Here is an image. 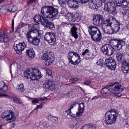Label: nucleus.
Masks as SVG:
<instances>
[{"label":"nucleus","instance_id":"obj_5","mask_svg":"<svg viewBox=\"0 0 129 129\" xmlns=\"http://www.w3.org/2000/svg\"><path fill=\"white\" fill-rule=\"evenodd\" d=\"M116 84V82H112L110 85L102 88L101 91L102 95L105 96H108L110 95V92L111 91L115 95L118 97L121 96L122 94L120 92L122 90L121 88V85L120 84L117 83L113 87V86Z\"/></svg>","mask_w":129,"mask_h":129},{"label":"nucleus","instance_id":"obj_38","mask_svg":"<svg viewBox=\"0 0 129 129\" xmlns=\"http://www.w3.org/2000/svg\"><path fill=\"white\" fill-rule=\"evenodd\" d=\"M36 1V0H27V5L28 6L35 2Z\"/></svg>","mask_w":129,"mask_h":129},{"label":"nucleus","instance_id":"obj_41","mask_svg":"<svg viewBox=\"0 0 129 129\" xmlns=\"http://www.w3.org/2000/svg\"><path fill=\"white\" fill-rule=\"evenodd\" d=\"M32 101L31 102L33 104H34L36 103H39L38 100V99L36 98H34L31 99Z\"/></svg>","mask_w":129,"mask_h":129},{"label":"nucleus","instance_id":"obj_46","mask_svg":"<svg viewBox=\"0 0 129 129\" xmlns=\"http://www.w3.org/2000/svg\"><path fill=\"white\" fill-rule=\"evenodd\" d=\"M91 81L90 80H87L85 81L84 82V84L88 85L91 83Z\"/></svg>","mask_w":129,"mask_h":129},{"label":"nucleus","instance_id":"obj_27","mask_svg":"<svg viewBox=\"0 0 129 129\" xmlns=\"http://www.w3.org/2000/svg\"><path fill=\"white\" fill-rule=\"evenodd\" d=\"M54 60V58L53 57L51 56L49 57H48L45 61V64L46 66H48L51 65Z\"/></svg>","mask_w":129,"mask_h":129},{"label":"nucleus","instance_id":"obj_12","mask_svg":"<svg viewBox=\"0 0 129 129\" xmlns=\"http://www.w3.org/2000/svg\"><path fill=\"white\" fill-rule=\"evenodd\" d=\"M105 64L108 69L111 70H115L116 63L113 58L110 57L109 58L106 59Z\"/></svg>","mask_w":129,"mask_h":129},{"label":"nucleus","instance_id":"obj_35","mask_svg":"<svg viewBox=\"0 0 129 129\" xmlns=\"http://www.w3.org/2000/svg\"><path fill=\"white\" fill-rule=\"evenodd\" d=\"M93 2L95 3L96 6L97 7H99L101 5L102 1L101 0H92Z\"/></svg>","mask_w":129,"mask_h":129},{"label":"nucleus","instance_id":"obj_37","mask_svg":"<svg viewBox=\"0 0 129 129\" xmlns=\"http://www.w3.org/2000/svg\"><path fill=\"white\" fill-rule=\"evenodd\" d=\"M13 7V5L12 4H7L6 6V9L7 11L8 12H11V9Z\"/></svg>","mask_w":129,"mask_h":129},{"label":"nucleus","instance_id":"obj_20","mask_svg":"<svg viewBox=\"0 0 129 129\" xmlns=\"http://www.w3.org/2000/svg\"><path fill=\"white\" fill-rule=\"evenodd\" d=\"M99 29L98 27L93 25L89 26L88 27V31L91 37Z\"/></svg>","mask_w":129,"mask_h":129},{"label":"nucleus","instance_id":"obj_1","mask_svg":"<svg viewBox=\"0 0 129 129\" xmlns=\"http://www.w3.org/2000/svg\"><path fill=\"white\" fill-rule=\"evenodd\" d=\"M41 13L42 15H36L34 18V21L37 22H40L45 27L48 21L45 18L51 19L56 16L58 14L57 9L52 6H46L42 8Z\"/></svg>","mask_w":129,"mask_h":129},{"label":"nucleus","instance_id":"obj_34","mask_svg":"<svg viewBox=\"0 0 129 129\" xmlns=\"http://www.w3.org/2000/svg\"><path fill=\"white\" fill-rule=\"evenodd\" d=\"M45 27L51 29L54 27V26L53 23L48 21Z\"/></svg>","mask_w":129,"mask_h":129},{"label":"nucleus","instance_id":"obj_26","mask_svg":"<svg viewBox=\"0 0 129 129\" xmlns=\"http://www.w3.org/2000/svg\"><path fill=\"white\" fill-rule=\"evenodd\" d=\"M9 40L8 36H6L5 34H1L0 36V41L1 42L6 43L8 42Z\"/></svg>","mask_w":129,"mask_h":129},{"label":"nucleus","instance_id":"obj_55","mask_svg":"<svg viewBox=\"0 0 129 129\" xmlns=\"http://www.w3.org/2000/svg\"><path fill=\"white\" fill-rule=\"evenodd\" d=\"M12 29L13 30V31L14 25V20L13 19L12 20Z\"/></svg>","mask_w":129,"mask_h":129},{"label":"nucleus","instance_id":"obj_21","mask_svg":"<svg viewBox=\"0 0 129 129\" xmlns=\"http://www.w3.org/2000/svg\"><path fill=\"white\" fill-rule=\"evenodd\" d=\"M15 119V117L14 116L13 112L11 111H9L5 117V120L8 121L12 120H14Z\"/></svg>","mask_w":129,"mask_h":129},{"label":"nucleus","instance_id":"obj_24","mask_svg":"<svg viewBox=\"0 0 129 129\" xmlns=\"http://www.w3.org/2000/svg\"><path fill=\"white\" fill-rule=\"evenodd\" d=\"M26 53L30 58H32L34 57L35 55V51L33 49H29L26 50Z\"/></svg>","mask_w":129,"mask_h":129},{"label":"nucleus","instance_id":"obj_15","mask_svg":"<svg viewBox=\"0 0 129 129\" xmlns=\"http://www.w3.org/2000/svg\"><path fill=\"white\" fill-rule=\"evenodd\" d=\"M26 46L24 42L19 43L18 44H14V48L16 52L18 54H21Z\"/></svg>","mask_w":129,"mask_h":129},{"label":"nucleus","instance_id":"obj_11","mask_svg":"<svg viewBox=\"0 0 129 129\" xmlns=\"http://www.w3.org/2000/svg\"><path fill=\"white\" fill-rule=\"evenodd\" d=\"M104 19V18L102 15L97 14L93 16V24L96 26H100L103 24Z\"/></svg>","mask_w":129,"mask_h":129},{"label":"nucleus","instance_id":"obj_50","mask_svg":"<svg viewBox=\"0 0 129 129\" xmlns=\"http://www.w3.org/2000/svg\"><path fill=\"white\" fill-rule=\"evenodd\" d=\"M124 128L125 129H129V125L127 123L125 124Z\"/></svg>","mask_w":129,"mask_h":129},{"label":"nucleus","instance_id":"obj_4","mask_svg":"<svg viewBox=\"0 0 129 129\" xmlns=\"http://www.w3.org/2000/svg\"><path fill=\"white\" fill-rule=\"evenodd\" d=\"M30 26L35 29L28 31L25 35V37L28 42L34 45H38L40 42V37L41 34L37 29L39 28V25L36 24H32Z\"/></svg>","mask_w":129,"mask_h":129},{"label":"nucleus","instance_id":"obj_53","mask_svg":"<svg viewBox=\"0 0 129 129\" xmlns=\"http://www.w3.org/2000/svg\"><path fill=\"white\" fill-rule=\"evenodd\" d=\"M66 113H67V114L69 115V114L71 112V110L70 109H68L66 111Z\"/></svg>","mask_w":129,"mask_h":129},{"label":"nucleus","instance_id":"obj_2","mask_svg":"<svg viewBox=\"0 0 129 129\" xmlns=\"http://www.w3.org/2000/svg\"><path fill=\"white\" fill-rule=\"evenodd\" d=\"M120 23L115 18L109 17L105 21L102 25L104 32L108 34H112L118 31L120 29Z\"/></svg>","mask_w":129,"mask_h":129},{"label":"nucleus","instance_id":"obj_17","mask_svg":"<svg viewBox=\"0 0 129 129\" xmlns=\"http://www.w3.org/2000/svg\"><path fill=\"white\" fill-rule=\"evenodd\" d=\"M71 24L72 25L71 27V33L72 36H73L75 39H76L78 37V35L77 34V28L76 26V25L73 23Z\"/></svg>","mask_w":129,"mask_h":129},{"label":"nucleus","instance_id":"obj_13","mask_svg":"<svg viewBox=\"0 0 129 129\" xmlns=\"http://www.w3.org/2000/svg\"><path fill=\"white\" fill-rule=\"evenodd\" d=\"M44 38L48 43H53L56 41V36L53 32H47L44 36Z\"/></svg>","mask_w":129,"mask_h":129},{"label":"nucleus","instance_id":"obj_36","mask_svg":"<svg viewBox=\"0 0 129 129\" xmlns=\"http://www.w3.org/2000/svg\"><path fill=\"white\" fill-rule=\"evenodd\" d=\"M51 56V55H48L47 53H45L42 56L41 58L43 59L46 60L48 58V57H49Z\"/></svg>","mask_w":129,"mask_h":129},{"label":"nucleus","instance_id":"obj_48","mask_svg":"<svg viewBox=\"0 0 129 129\" xmlns=\"http://www.w3.org/2000/svg\"><path fill=\"white\" fill-rule=\"evenodd\" d=\"M42 108V105H38L37 106V107H36L35 109H34V110H37V111L39 109V108Z\"/></svg>","mask_w":129,"mask_h":129},{"label":"nucleus","instance_id":"obj_54","mask_svg":"<svg viewBox=\"0 0 129 129\" xmlns=\"http://www.w3.org/2000/svg\"><path fill=\"white\" fill-rule=\"evenodd\" d=\"M38 101H42L44 100V99L43 98H39L38 99Z\"/></svg>","mask_w":129,"mask_h":129},{"label":"nucleus","instance_id":"obj_16","mask_svg":"<svg viewBox=\"0 0 129 129\" xmlns=\"http://www.w3.org/2000/svg\"><path fill=\"white\" fill-rule=\"evenodd\" d=\"M91 37L93 41L98 42L100 41L102 38V35L99 29L95 33L91 36Z\"/></svg>","mask_w":129,"mask_h":129},{"label":"nucleus","instance_id":"obj_47","mask_svg":"<svg viewBox=\"0 0 129 129\" xmlns=\"http://www.w3.org/2000/svg\"><path fill=\"white\" fill-rule=\"evenodd\" d=\"M123 11H122V12L121 13L123 15V16H125L126 15V10H124V9H122Z\"/></svg>","mask_w":129,"mask_h":129},{"label":"nucleus","instance_id":"obj_28","mask_svg":"<svg viewBox=\"0 0 129 129\" xmlns=\"http://www.w3.org/2000/svg\"><path fill=\"white\" fill-rule=\"evenodd\" d=\"M82 129H96L95 125L86 124L82 127Z\"/></svg>","mask_w":129,"mask_h":129},{"label":"nucleus","instance_id":"obj_3","mask_svg":"<svg viewBox=\"0 0 129 129\" xmlns=\"http://www.w3.org/2000/svg\"><path fill=\"white\" fill-rule=\"evenodd\" d=\"M111 45L106 44L104 45L101 48L102 51L105 55L108 56L112 55L114 53L115 50H119L121 49L122 46L125 45V42L122 40L113 39L112 40Z\"/></svg>","mask_w":129,"mask_h":129},{"label":"nucleus","instance_id":"obj_43","mask_svg":"<svg viewBox=\"0 0 129 129\" xmlns=\"http://www.w3.org/2000/svg\"><path fill=\"white\" fill-rule=\"evenodd\" d=\"M8 112L6 111L5 112H3L2 114V118H4L5 120V117L6 116Z\"/></svg>","mask_w":129,"mask_h":129},{"label":"nucleus","instance_id":"obj_52","mask_svg":"<svg viewBox=\"0 0 129 129\" xmlns=\"http://www.w3.org/2000/svg\"><path fill=\"white\" fill-rule=\"evenodd\" d=\"M126 15L127 16L129 15V8L126 10Z\"/></svg>","mask_w":129,"mask_h":129},{"label":"nucleus","instance_id":"obj_29","mask_svg":"<svg viewBox=\"0 0 129 129\" xmlns=\"http://www.w3.org/2000/svg\"><path fill=\"white\" fill-rule=\"evenodd\" d=\"M123 57V56L122 54V53H121L118 52L116 55V57L117 60L119 61H121L122 63L124 61H125V60H124L123 61H122L123 60L122 59Z\"/></svg>","mask_w":129,"mask_h":129},{"label":"nucleus","instance_id":"obj_40","mask_svg":"<svg viewBox=\"0 0 129 129\" xmlns=\"http://www.w3.org/2000/svg\"><path fill=\"white\" fill-rule=\"evenodd\" d=\"M46 74L47 75L49 76H51L52 74V71L51 70L49 69H48L46 70Z\"/></svg>","mask_w":129,"mask_h":129},{"label":"nucleus","instance_id":"obj_10","mask_svg":"<svg viewBox=\"0 0 129 129\" xmlns=\"http://www.w3.org/2000/svg\"><path fill=\"white\" fill-rule=\"evenodd\" d=\"M116 3V9L122 10L123 8H126L129 4V0H115Z\"/></svg>","mask_w":129,"mask_h":129},{"label":"nucleus","instance_id":"obj_61","mask_svg":"<svg viewBox=\"0 0 129 129\" xmlns=\"http://www.w3.org/2000/svg\"><path fill=\"white\" fill-rule=\"evenodd\" d=\"M4 0H0V4L2 3Z\"/></svg>","mask_w":129,"mask_h":129},{"label":"nucleus","instance_id":"obj_62","mask_svg":"<svg viewBox=\"0 0 129 129\" xmlns=\"http://www.w3.org/2000/svg\"><path fill=\"white\" fill-rule=\"evenodd\" d=\"M61 13L62 14H64V12H62V11L61 12Z\"/></svg>","mask_w":129,"mask_h":129},{"label":"nucleus","instance_id":"obj_49","mask_svg":"<svg viewBox=\"0 0 129 129\" xmlns=\"http://www.w3.org/2000/svg\"><path fill=\"white\" fill-rule=\"evenodd\" d=\"M89 50L88 49H86L83 52L82 55H85L88 52Z\"/></svg>","mask_w":129,"mask_h":129},{"label":"nucleus","instance_id":"obj_32","mask_svg":"<svg viewBox=\"0 0 129 129\" xmlns=\"http://www.w3.org/2000/svg\"><path fill=\"white\" fill-rule=\"evenodd\" d=\"M12 99L17 103L20 104H22V102H21V101L17 98L15 96H12Z\"/></svg>","mask_w":129,"mask_h":129},{"label":"nucleus","instance_id":"obj_58","mask_svg":"<svg viewBox=\"0 0 129 129\" xmlns=\"http://www.w3.org/2000/svg\"><path fill=\"white\" fill-rule=\"evenodd\" d=\"M70 126L71 128H73L74 127H75V125L73 124V123H71V125H70Z\"/></svg>","mask_w":129,"mask_h":129},{"label":"nucleus","instance_id":"obj_33","mask_svg":"<svg viewBox=\"0 0 129 129\" xmlns=\"http://www.w3.org/2000/svg\"><path fill=\"white\" fill-rule=\"evenodd\" d=\"M92 0H91L89 2V5L90 8L91 9H94L96 8V4L94 2H93Z\"/></svg>","mask_w":129,"mask_h":129},{"label":"nucleus","instance_id":"obj_56","mask_svg":"<svg viewBox=\"0 0 129 129\" xmlns=\"http://www.w3.org/2000/svg\"><path fill=\"white\" fill-rule=\"evenodd\" d=\"M75 104H72L71 105L70 107V108L69 109H70L71 110V109L73 108L74 106L75 105Z\"/></svg>","mask_w":129,"mask_h":129},{"label":"nucleus","instance_id":"obj_9","mask_svg":"<svg viewBox=\"0 0 129 129\" xmlns=\"http://www.w3.org/2000/svg\"><path fill=\"white\" fill-rule=\"evenodd\" d=\"M115 8L114 2L112 1L105 4L104 6V9L108 13L115 15L117 13Z\"/></svg>","mask_w":129,"mask_h":129},{"label":"nucleus","instance_id":"obj_44","mask_svg":"<svg viewBox=\"0 0 129 129\" xmlns=\"http://www.w3.org/2000/svg\"><path fill=\"white\" fill-rule=\"evenodd\" d=\"M17 10V7L16 6H14L13 5V7L11 9V12H13L16 11Z\"/></svg>","mask_w":129,"mask_h":129},{"label":"nucleus","instance_id":"obj_59","mask_svg":"<svg viewBox=\"0 0 129 129\" xmlns=\"http://www.w3.org/2000/svg\"><path fill=\"white\" fill-rule=\"evenodd\" d=\"M72 92V90H70V91H69L68 92V94H70L71 93V92Z\"/></svg>","mask_w":129,"mask_h":129},{"label":"nucleus","instance_id":"obj_51","mask_svg":"<svg viewBox=\"0 0 129 129\" xmlns=\"http://www.w3.org/2000/svg\"><path fill=\"white\" fill-rule=\"evenodd\" d=\"M81 2L82 3H86L88 1H89L90 0H80Z\"/></svg>","mask_w":129,"mask_h":129},{"label":"nucleus","instance_id":"obj_30","mask_svg":"<svg viewBox=\"0 0 129 129\" xmlns=\"http://www.w3.org/2000/svg\"><path fill=\"white\" fill-rule=\"evenodd\" d=\"M48 118L51 121L54 123L57 121L58 120L57 117L50 115L48 116Z\"/></svg>","mask_w":129,"mask_h":129},{"label":"nucleus","instance_id":"obj_25","mask_svg":"<svg viewBox=\"0 0 129 129\" xmlns=\"http://www.w3.org/2000/svg\"><path fill=\"white\" fill-rule=\"evenodd\" d=\"M0 89L1 90L5 92L7 91L8 89L7 85L3 81H1L0 82Z\"/></svg>","mask_w":129,"mask_h":129},{"label":"nucleus","instance_id":"obj_42","mask_svg":"<svg viewBox=\"0 0 129 129\" xmlns=\"http://www.w3.org/2000/svg\"><path fill=\"white\" fill-rule=\"evenodd\" d=\"M78 79L77 78H73L70 80V81L72 83H74L78 81Z\"/></svg>","mask_w":129,"mask_h":129},{"label":"nucleus","instance_id":"obj_22","mask_svg":"<svg viewBox=\"0 0 129 129\" xmlns=\"http://www.w3.org/2000/svg\"><path fill=\"white\" fill-rule=\"evenodd\" d=\"M54 83L53 82L49 80H46L43 84V87L46 89H49L53 86Z\"/></svg>","mask_w":129,"mask_h":129},{"label":"nucleus","instance_id":"obj_8","mask_svg":"<svg viewBox=\"0 0 129 129\" xmlns=\"http://www.w3.org/2000/svg\"><path fill=\"white\" fill-rule=\"evenodd\" d=\"M68 57L69 62L73 65L78 64L80 61V56L75 52L72 51L69 52Z\"/></svg>","mask_w":129,"mask_h":129},{"label":"nucleus","instance_id":"obj_6","mask_svg":"<svg viewBox=\"0 0 129 129\" xmlns=\"http://www.w3.org/2000/svg\"><path fill=\"white\" fill-rule=\"evenodd\" d=\"M24 76L27 78H29L31 80H37L41 77V73L37 69L30 68L27 70L24 73Z\"/></svg>","mask_w":129,"mask_h":129},{"label":"nucleus","instance_id":"obj_7","mask_svg":"<svg viewBox=\"0 0 129 129\" xmlns=\"http://www.w3.org/2000/svg\"><path fill=\"white\" fill-rule=\"evenodd\" d=\"M117 116V113L115 111L110 110L105 114V121L108 125H113L115 123Z\"/></svg>","mask_w":129,"mask_h":129},{"label":"nucleus","instance_id":"obj_18","mask_svg":"<svg viewBox=\"0 0 129 129\" xmlns=\"http://www.w3.org/2000/svg\"><path fill=\"white\" fill-rule=\"evenodd\" d=\"M123 72L124 73H127L129 69V59L127 61H124L122 63Z\"/></svg>","mask_w":129,"mask_h":129},{"label":"nucleus","instance_id":"obj_64","mask_svg":"<svg viewBox=\"0 0 129 129\" xmlns=\"http://www.w3.org/2000/svg\"><path fill=\"white\" fill-rule=\"evenodd\" d=\"M12 125H13V127L14 126V124H13Z\"/></svg>","mask_w":129,"mask_h":129},{"label":"nucleus","instance_id":"obj_60","mask_svg":"<svg viewBox=\"0 0 129 129\" xmlns=\"http://www.w3.org/2000/svg\"><path fill=\"white\" fill-rule=\"evenodd\" d=\"M97 98V97L96 96L93 97L92 99H91V100H93L95 99H96Z\"/></svg>","mask_w":129,"mask_h":129},{"label":"nucleus","instance_id":"obj_23","mask_svg":"<svg viewBox=\"0 0 129 129\" xmlns=\"http://www.w3.org/2000/svg\"><path fill=\"white\" fill-rule=\"evenodd\" d=\"M65 16L66 19L69 22H73L75 21V16L70 13H67Z\"/></svg>","mask_w":129,"mask_h":129},{"label":"nucleus","instance_id":"obj_57","mask_svg":"<svg viewBox=\"0 0 129 129\" xmlns=\"http://www.w3.org/2000/svg\"><path fill=\"white\" fill-rule=\"evenodd\" d=\"M0 96H3L4 97H6L8 96V95L4 94H2L0 95Z\"/></svg>","mask_w":129,"mask_h":129},{"label":"nucleus","instance_id":"obj_39","mask_svg":"<svg viewBox=\"0 0 129 129\" xmlns=\"http://www.w3.org/2000/svg\"><path fill=\"white\" fill-rule=\"evenodd\" d=\"M104 61L102 59H100L98 60L96 62V64L102 66L104 63Z\"/></svg>","mask_w":129,"mask_h":129},{"label":"nucleus","instance_id":"obj_63","mask_svg":"<svg viewBox=\"0 0 129 129\" xmlns=\"http://www.w3.org/2000/svg\"><path fill=\"white\" fill-rule=\"evenodd\" d=\"M2 128V126L1 125H0V128Z\"/></svg>","mask_w":129,"mask_h":129},{"label":"nucleus","instance_id":"obj_14","mask_svg":"<svg viewBox=\"0 0 129 129\" xmlns=\"http://www.w3.org/2000/svg\"><path fill=\"white\" fill-rule=\"evenodd\" d=\"M84 110V103H82L79 104V106L78 109V111L76 112V114H73L71 112L69 115L73 118H74L77 116H79L82 115Z\"/></svg>","mask_w":129,"mask_h":129},{"label":"nucleus","instance_id":"obj_19","mask_svg":"<svg viewBox=\"0 0 129 129\" xmlns=\"http://www.w3.org/2000/svg\"><path fill=\"white\" fill-rule=\"evenodd\" d=\"M68 6L71 8H76L78 7V3L75 0H69L67 2Z\"/></svg>","mask_w":129,"mask_h":129},{"label":"nucleus","instance_id":"obj_45","mask_svg":"<svg viewBox=\"0 0 129 129\" xmlns=\"http://www.w3.org/2000/svg\"><path fill=\"white\" fill-rule=\"evenodd\" d=\"M75 21L78 22L81 20V17L79 15H78L77 17L75 16Z\"/></svg>","mask_w":129,"mask_h":129},{"label":"nucleus","instance_id":"obj_31","mask_svg":"<svg viewBox=\"0 0 129 129\" xmlns=\"http://www.w3.org/2000/svg\"><path fill=\"white\" fill-rule=\"evenodd\" d=\"M17 90L20 92H23L24 90L23 84L21 83L18 85L16 88Z\"/></svg>","mask_w":129,"mask_h":129}]
</instances>
